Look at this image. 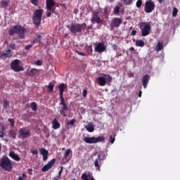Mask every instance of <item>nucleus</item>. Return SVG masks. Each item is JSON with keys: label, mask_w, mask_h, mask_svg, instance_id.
<instances>
[{"label": "nucleus", "mask_w": 180, "mask_h": 180, "mask_svg": "<svg viewBox=\"0 0 180 180\" xmlns=\"http://www.w3.org/2000/svg\"><path fill=\"white\" fill-rule=\"evenodd\" d=\"M26 32L27 30L25 27H22L21 25H15L9 30L8 34L13 36V34H18L19 39H24L25 38Z\"/></svg>", "instance_id": "nucleus-1"}, {"label": "nucleus", "mask_w": 180, "mask_h": 180, "mask_svg": "<svg viewBox=\"0 0 180 180\" xmlns=\"http://www.w3.org/2000/svg\"><path fill=\"white\" fill-rule=\"evenodd\" d=\"M67 27L70 30L72 34L82 33L85 28L87 27L86 23L84 22L82 24L77 23L72 24L70 26L68 25Z\"/></svg>", "instance_id": "nucleus-2"}, {"label": "nucleus", "mask_w": 180, "mask_h": 180, "mask_svg": "<svg viewBox=\"0 0 180 180\" xmlns=\"http://www.w3.org/2000/svg\"><path fill=\"white\" fill-rule=\"evenodd\" d=\"M43 13L44 10H42V8H38L34 11L32 15V22L34 26L39 27L41 24Z\"/></svg>", "instance_id": "nucleus-3"}, {"label": "nucleus", "mask_w": 180, "mask_h": 180, "mask_svg": "<svg viewBox=\"0 0 180 180\" xmlns=\"http://www.w3.org/2000/svg\"><path fill=\"white\" fill-rule=\"evenodd\" d=\"M0 167L5 171L11 172L13 169V165L8 157H4L0 161Z\"/></svg>", "instance_id": "nucleus-4"}, {"label": "nucleus", "mask_w": 180, "mask_h": 180, "mask_svg": "<svg viewBox=\"0 0 180 180\" xmlns=\"http://www.w3.org/2000/svg\"><path fill=\"white\" fill-rule=\"evenodd\" d=\"M83 141L89 144H93V143H101L103 141H105V138L102 136H98V137H95V136H92V137H84Z\"/></svg>", "instance_id": "nucleus-5"}, {"label": "nucleus", "mask_w": 180, "mask_h": 180, "mask_svg": "<svg viewBox=\"0 0 180 180\" xmlns=\"http://www.w3.org/2000/svg\"><path fill=\"white\" fill-rule=\"evenodd\" d=\"M60 105H62L63 107L60 109V114L62 115L64 117H68V112L69 110V107L68 103H66L65 100H60Z\"/></svg>", "instance_id": "nucleus-6"}, {"label": "nucleus", "mask_w": 180, "mask_h": 180, "mask_svg": "<svg viewBox=\"0 0 180 180\" xmlns=\"http://www.w3.org/2000/svg\"><path fill=\"white\" fill-rule=\"evenodd\" d=\"M20 60L18 59L14 60L11 63V68L12 70H13L15 72H19L21 71H24L23 67L20 65Z\"/></svg>", "instance_id": "nucleus-7"}, {"label": "nucleus", "mask_w": 180, "mask_h": 180, "mask_svg": "<svg viewBox=\"0 0 180 180\" xmlns=\"http://www.w3.org/2000/svg\"><path fill=\"white\" fill-rule=\"evenodd\" d=\"M155 8V4L153 1V0H148L146 1L144 6V11L146 13H151Z\"/></svg>", "instance_id": "nucleus-8"}, {"label": "nucleus", "mask_w": 180, "mask_h": 180, "mask_svg": "<svg viewBox=\"0 0 180 180\" xmlns=\"http://www.w3.org/2000/svg\"><path fill=\"white\" fill-rule=\"evenodd\" d=\"M91 22L94 24L97 23V24H102L103 20L99 16V13L98 11H94L92 14V18L91 19Z\"/></svg>", "instance_id": "nucleus-9"}, {"label": "nucleus", "mask_w": 180, "mask_h": 180, "mask_svg": "<svg viewBox=\"0 0 180 180\" xmlns=\"http://www.w3.org/2000/svg\"><path fill=\"white\" fill-rule=\"evenodd\" d=\"M122 24V20L119 18H115L112 20L110 22V28L113 30L114 28H118Z\"/></svg>", "instance_id": "nucleus-10"}, {"label": "nucleus", "mask_w": 180, "mask_h": 180, "mask_svg": "<svg viewBox=\"0 0 180 180\" xmlns=\"http://www.w3.org/2000/svg\"><path fill=\"white\" fill-rule=\"evenodd\" d=\"M19 138H21L22 139H25V138H28L31 136L30 131L29 129H27L25 127L20 129L19 130Z\"/></svg>", "instance_id": "nucleus-11"}, {"label": "nucleus", "mask_w": 180, "mask_h": 180, "mask_svg": "<svg viewBox=\"0 0 180 180\" xmlns=\"http://www.w3.org/2000/svg\"><path fill=\"white\" fill-rule=\"evenodd\" d=\"M56 3L54 0H46V11H51L52 13L55 12Z\"/></svg>", "instance_id": "nucleus-12"}, {"label": "nucleus", "mask_w": 180, "mask_h": 180, "mask_svg": "<svg viewBox=\"0 0 180 180\" xmlns=\"http://www.w3.org/2000/svg\"><path fill=\"white\" fill-rule=\"evenodd\" d=\"M13 56L12 51L6 47V49L2 52V53L0 54V58L5 60L8 58H11Z\"/></svg>", "instance_id": "nucleus-13"}, {"label": "nucleus", "mask_w": 180, "mask_h": 180, "mask_svg": "<svg viewBox=\"0 0 180 180\" xmlns=\"http://www.w3.org/2000/svg\"><path fill=\"white\" fill-rule=\"evenodd\" d=\"M107 47L105 46L104 43H98L94 49V51L96 52H98V53H101L103 52L106 51Z\"/></svg>", "instance_id": "nucleus-14"}, {"label": "nucleus", "mask_w": 180, "mask_h": 180, "mask_svg": "<svg viewBox=\"0 0 180 180\" xmlns=\"http://www.w3.org/2000/svg\"><path fill=\"white\" fill-rule=\"evenodd\" d=\"M55 163L56 159H52L51 161H49L48 163L41 168V172H47L54 166Z\"/></svg>", "instance_id": "nucleus-15"}, {"label": "nucleus", "mask_w": 180, "mask_h": 180, "mask_svg": "<svg viewBox=\"0 0 180 180\" xmlns=\"http://www.w3.org/2000/svg\"><path fill=\"white\" fill-rule=\"evenodd\" d=\"M67 88H68V86L65 84H60L58 86L60 100H65L64 96H63V94H64L65 90Z\"/></svg>", "instance_id": "nucleus-16"}, {"label": "nucleus", "mask_w": 180, "mask_h": 180, "mask_svg": "<svg viewBox=\"0 0 180 180\" xmlns=\"http://www.w3.org/2000/svg\"><path fill=\"white\" fill-rule=\"evenodd\" d=\"M152 28L150 25H146L143 30H141V34L143 37H146L150 34Z\"/></svg>", "instance_id": "nucleus-17"}, {"label": "nucleus", "mask_w": 180, "mask_h": 180, "mask_svg": "<svg viewBox=\"0 0 180 180\" xmlns=\"http://www.w3.org/2000/svg\"><path fill=\"white\" fill-rule=\"evenodd\" d=\"M81 178L82 180H94V179L92 173H91L90 172H84L82 174Z\"/></svg>", "instance_id": "nucleus-18"}, {"label": "nucleus", "mask_w": 180, "mask_h": 180, "mask_svg": "<svg viewBox=\"0 0 180 180\" xmlns=\"http://www.w3.org/2000/svg\"><path fill=\"white\" fill-rule=\"evenodd\" d=\"M40 154L42 155L43 161H46L49 158V151L44 148L39 149Z\"/></svg>", "instance_id": "nucleus-19"}, {"label": "nucleus", "mask_w": 180, "mask_h": 180, "mask_svg": "<svg viewBox=\"0 0 180 180\" xmlns=\"http://www.w3.org/2000/svg\"><path fill=\"white\" fill-rule=\"evenodd\" d=\"M150 80V77L148 75H146L142 78V83L144 89H146Z\"/></svg>", "instance_id": "nucleus-20"}, {"label": "nucleus", "mask_w": 180, "mask_h": 180, "mask_svg": "<svg viewBox=\"0 0 180 180\" xmlns=\"http://www.w3.org/2000/svg\"><path fill=\"white\" fill-rule=\"evenodd\" d=\"M8 155L15 161H20L21 160V158L19 157V155L18 154H16L15 153H14L13 151L9 152Z\"/></svg>", "instance_id": "nucleus-21"}, {"label": "nucleus", "mask_w": 180, "mask_h": 180, "mask_svg": "<svg viewBox=\"0 0 180 180\" xmlns=\"http://www.w3.org/2000/svg\"><path fill=\"white\" fill-rule=\"evenodd\" d=\"M96 82L98 84V85L103 86L106 84V79L103 77H99L96 79Z\"/></svg>", "instance_id": "nucleus-22"}, {"label": "nucleus", "mask_w": 180, "mask_h": 180, "mask_svg": "<svg viewBox=\"0 0 180 180\" xmlns=\"http://www.w3.org/2000/svg\"><path fill=\"white\" fill-rule=\"evenodd\" d=\"M52 127L53 129H58L60 127V124L58 122L57 119H54L52 122Z\"/></svg>", "instance_id": "nucleus-23"}, {"label": "nucleus", "mask_w": 180, "mask_h": 180, "mask_svg": "<svg viewBox=\"0 0 180 180\" xmlns=\"http://www.w3.org/2000/svg\"><path fill=\"white\" fill-rule=\"evenodd\" d=\"M101 162V155H98V158L95 160L94 161V166L96 167L97 169L101 170V165L100 163Z\"/></svg>", "instance_id": "nucleus-24"}, {"label": "nucleus", "mask_w": 180, "mask_h": 180, "mask_svg": "<svg viewBox=\"0 0 180 180\" xmlns=\"http://www.w3.org/2000/svg\"><path fill=\"white\" fill-rule=\"evenodd\" d=\"M9 4V0H1L0 1V8H5L8 7Z\"/></svg>", "instance_id": "nucleus-25"}, {"label": "nucleus", "mask_w": 180, "mask_h": 180, "mask_svg": "<svg viewBox=\"0 0 180 180\" xmlns=\"http://www.w3.org/2000/svg\"><path fill=\"white\" fill-rule=\"evenodd\" d=\"M164 45L161 42H158L156 47H155V51L156 52H160L164 49Z\"/></svg>", "instance_id": "nucleus-26"}, {"label": "nucleus", "mask_w": 180, "mask_h": 180, "mask_svg": "<svg viewBox=\"0 0 180 180\" xmlns=\"http://www.w3.org/2000/svg\"><path fill=\"white\" fill-rule=\"evenodd\" d=\"M70 153H72V150L70 148H68V150H66V151L64 153V158L67 160H70Z\"/></svg>", "instance_id": "nucleus-27"}, {"label": "nucleus", "mask_w": 180, "mask_h": 180, "mask_svg": "<svg viewBox=\"0 0 180 180\" xmlns=\"http://www.w3.org/2000/svg\"><path fill=\"white\" fill-rule=\"evenodd\" d=\"M85 129L89 131V132H94L95 131V128L94 124H89L85 127Z\"/></svg>", "instance_id": "nucleus-28"}, {"label": "nucleus", "mask_w": 180, "mask_h": 180, "mask_svg": "<svg viewBox=\"0 0 180 180\" xmlns=\"http://www.w3.org/2000/svg\"><path fill=\"white\" fill-rule=\"evenodd\" d=\"M6 127L5 126L2 125L0 128V138H4L6 133L5 132Z\"/></svg>", "instance_id": "nucleus-29"}, {"label": "nucleus", "mask_w": 180, "mask_h": 180, "mask_svg": "<svg viewBox=\"0 0 180 180\" xmlns=\"http://www.w3.org/2000/svg\"><path fill=\"white\" fill-rule=\"evenodd\" d=\"M136 46L139 47H144L145 46V42L143 40L137 39L136 41Z\"/></svg>", "instance_id": "nucleus-30"}, {"label": "nucleus", "mask_w": 180, "mask_h": 180, "mask_svg": "<svg viewBox=\"0 0 180 180\" xmlns=\"http://www.w3.org/2000/svg\"><path fill=\"white\" fill-rule=\"evenodd\" d=\"M8 135L11 138H13V139H16L17 133L15 130H10Z\"/></svg>", "instance_id": "nucleus-31"}, {"label": "nucleus", "mask_w": 180, "mask_h": 180, "mask_svg": "<svg viewBox=\"0 0 180 180\" xmlns=\"http://www.w3.org/2000/svg\"><path fill=\"white\" fill-rule=\"evenodd\" d=\"M37 74V69H31L28 73V75L30 77H34Z\"/></svg>", "instance_id": "nucleus-32"}, {"label": "nucleus", "mask_w": 180, "mask_h": 180, "mask_svg": "<svg viewBox=\"0 0 180 180\" xmlns=\"http://www.w3.org/2000/svg\"><path fill=\"white\" fill-rule=\"evenodd\" d=\"M85 51L87 53L88 56H91L93 53V48L92 46H87L85 48Z\"/></svg>", "instance_id": "nucleus-33"}, {"label": "nucleus", "mask_w": 180, "mask_h": 180, "mask_svg": "<svg viewBox=\"0 0 180 180\" xmlns=\"http://www.w3.org/2000/svg\"><path fill=\"white\" fill-rule=\"evenodd\" d=\"M31 109L33 111H37L38 106L36 102H32L30 103Z\"/></svg>", "instance_id": "nucleus-34"}, {"label": "nucleus", "mask_w": 180, "mask_h": 180, "mask_svg": "<svg viewBox=\"0 0 180 180\" xmlns=\"http://www.w3.org/2000/svg\"><path fill=\"white\" fill-rule=\"evenodd\" d=\"M120 13V6H115L113 11L114 15H118Z\"/></svg>", "instance_id": "nucleus-35"}, {"label": "nucleus", "mask_w": 180, "mask_h": 180, "mask_svg": "<svg viewBox=\"0 0 180 180\" xmlns=\"http://www.w3.org/2000/svg\"><path fill=\"white\" fill-rule=\"evenodd\" d=\"M104 13L105 15H110V7H109V6H105L104 7Z\"/></svg>", "instance_id": "nucleus-36"}, {"label": "nucleus", "mask_w": 180, "mask_h": 180, "mask_svg": "<svg viewBox=\"0 0 180 180\" xmlns=\"http://www.w3.org/2000/svg\"><path fill=\"white\" fill-rule=\"evenodd\" d=\"M16 47V45L15 43L11 42L9 44V45L7 46L8 49L14 50Z\"/></svg>", "instance_id": "nucleus-37"}, {"label": "nucleus", "mask_w": 180, "mask_h": 180, "mask_svg": "<svg viewBox=\"0 0 180 180\" xmlns=\"http://www.w3.org/2000/svg\"><path fill=\"white\" fill-rule=\"evenodd\" d=\"M142 5H143V0H137V1L136 3V6L138 8H141Z\"/></svg>", "instance_id": "nucleus-38"}, {"label": "nucleus", "mask_w": 180, "mask_h": 180, "mask_svg": "<svg viewBox=\"0 0 180 180\" xmlns=\"http://www.w3.org/2000/svg\"><path fill=\"white\" fill-rule=\"evenodd\" d=\"M53 90H54V85L49 84L47 89L48 92H53Z\"/></svg>", "instance_id": "nucleus-39"}, {"label": "nucleus", "mask_w": 180, "mask_h": 180, "mask_svg": "<svg viewBox=\"0 0 180 180\" xmlns=\"http://www.w3.org/2000/svg\"><path fill=\"white\" fill-rule=\"evenodd\" d=\"M176 15H178V8H176V7H174L173 11H172V16L176 17Z\"/></svg>", "instance_id": "nucleus-40"}, {"label": "nucleus", "mask_w": 180, "mask_h": 180, "mask_svg": "<svg viewBox=\"0 0 180 180\" xmlns=\"http://www.w3.org/2000/svg\"><path fill=\"white\" fill-rule=\"evenodd\" d=\"M106 82L108 84H111L112 81V77L110 75H107V77L105 78Z\"/></svg>", "instance_id": "nucleus-41"}, {"label": "nucleus", "mask_w": 180, "mask_h": 180, "mask_svg": "<svg viewBox=\"0 0 180 180\" xmlns=\"http://www.w3.org/2000/svg\"><path fill=\"white\" fill-rule=\"evenodd\" d=\"M76 123V120L72 119L67 122V125L74 126V124Z\"/></svg>", "instance_id": "nucleus-42"}, {"label": "nucleus", "mask_w": 180, "mask_h": 180, "mask_svg": "<svg viewBox=\"0 0 180 180\" xmlns=\"http://www.w3.org/2000/svg\"><path fill=\"white\" fill-rule=\"evenodd\" d=\"M3 106L5 109H7L9 107V102L8 101H4Z\"/></svg>", "instance_id": "nucleus-43"}, {"label": "nucleus", "mask_w": 180, "mask_h": 180, "mask_svg": "<svg viewBox=\"0 0 180 180\" xmlns=\"http://www.w3.org/2000/svg\"><path fill=\"white\" fill-rule=\"evenodd\" d=\"M24 178H27V174L25 173L22 174V176H19L17 180H24Z\"/></svg>", "instance_id": "nucleus-44"}, {"label": "nucleus", "mask_w": 180, "mask_h": 180, "mask_svg": "<svg viewBox=\"0 0 180 180\" xmlns=\"http://www.w3.org/2000/svg\"><path fill=\"white\" fill-rule=\"evenodd\" d=\"M8 122H9V123H10V124H11V126L12 127H15V121H14V120L13 119H8Z\"/></svg>", "instance_id": "nucleus-45"}, {"label": "nucleus", "mask_w": 180, "mask_h": 180, "mask_svg": "<svg viewBox=\"0 0 180 180\" xmlns=\"http://www.w3.org/2000/svg\"><path fill=\"white\" fill-rule=\"evenodd\" d=\"M115 137L111 135V136H110L109 142H110L111 144H112V143H115Z\"/></svg>", "instance_id": "nucleus-46"}, {"label": "nucleus", "mask_w": 180, "mask_h": 180, "mask_svg": "<svg viewBox=\"0 0 180 180\" xmlns=\"http://www.w3.org/2000/svg\"><path fill=\"white\" fill-rule=\"evenodd\" d=\"M124 3L126 5H131L132 4V0H124Z\"/></svg>", "instance_id": "nucleus-47"}, {"label": "nucleus", "mask_w": 180, "mask_h": 180, "mask_svg": "<svg viewBox=\"0 0 180 180\" xmlns=\"http://www.w3.org/2000/svg\"><path fill=\"white\" fill-rule=\"evenodd\" d=\"M63 171V167H61L60 171L58 172L57 176H58L60 178L62 175Z\"/></svg>", "instance_id": "nucleus-48"}, {"label": "nucleus", "mask_w": 180, "mask_h": 180, "mask_svg": "<svg viewBox=\"0 0 180 180\" xmlns=\"http://www.w3.org/2000/svg\"><path fill=\"white\" fill-rule=\"evenodd\" d=\"M87 94H88L87 90H86V89L83 90L82 96L84 98H86L87 96Z\"/></svg>", "instance_id": "nucleus-49"}, {"label": "nucleus", "mask_w": 180, "mask_h": 180, "mask_svg": "<svg viewBox=\"0 0 180 180\" xmlns=\"http://www.w3.org/2000/svg\"><path fill=\"white\" fill-rule=\"evenodd\" d=\"M31 3L34 5L35 6H37L38 5V0H31Z\"/></svg>", "instance_id": "nucleus-50"}, {"label": "nucleus", "mask_w": 180, "mask_h": 180, "mask_svg": "<svg viewBox=\"0 0 180 180\" xmlns=\"http://www.w3.org/2000/svg\"><path fill=\"white\" fill-rule=\"evenodd\" d=\"M35 65L40 66L42 65V61L41 60H37L35 61Z\"/></svg>", "instance_id": "nucleus-51"}, {"label": "nucleus", "mask_w": 180, "mask_h": 180, "mask_svg": "<svg viewBox=\"0 0 180 180\" xmlns=\"http://www.w3.org/2000/svg\"><path fill=\"white\" fill-rule=\"evenodd\" d=\"M77 53L79 56H87L86 53H84V52H79L78 51H77Z\"/></svg>", "instance_id": "nucleus-52"}, {"label": "nucleus", "mask_w": 180, "mask_h": 180, "mask_svg": "<svg viewBox=\"0 0 180 180\" xmlns=\"http://www.w3.org/2000/svg\"><path fill=\"white\" fill-rule=\"evenodd\" d=\"M32 44H30V45H27L25 47V50H30L32 47Z\"/></svg>", "instance_id": "nucleus-53"}, {"label": "nucleus", "mask_w": 180, "mask_h": 180, "mask_svg": "<svg viewBox=\"0 0 180 180\" xmlns=\"http://www.w3.org/2000/svg\"><path fill=\"white\" fill-rule=\"evenodd\" d=\"M51 13H52V11L51 10H50V11H48V13H46V17L50 18L51 16Z\"/></svg>", "instance_id": "nucleus-54"}, {"label": "nucleus", "mask_w": 180, "mask_h": 180, "mask_svg": "<svg viewBox=\"0 0 180 180\" xmlns=\"http://www.w3.org/2000/svg\"><path fill=\"white\" fill-rule=\"evenodd\" d=\"M117 48H118V46H117V44H113V45H112V49H113L114 51H117Z\"/></svg>", "instance_id": "nucleus-55"}, {"label": "nucleus", "mask_w": 180, "mask_h": 180, "mask_svg": "<svg viewBox=\"0 0 180 180\" xmlns=\"http://www.w3.org/2000/svg\"><path fill=\"white\" fill-rule=\"evenodd\" d=\"M31 152H32V154H33V155H37L38 154V150H31Z\"/></svg>", "instance_id": "nucleus-56"}, {"label": "nucleus", "mask_w": 180, "mask_h": 180, "mask_svg": "<svg viewBox=\"0 0 180 180\" xmlns=\"http://www.w3.org/2000/svg\"><path fill=\"white\" fill-rule=\"evenodd\" d=\"M137 34V32L136 30H132L131 33V36H136Z\"/></svg>", "instance_id": "nucleus-57"}, {"label": "nucleus", "mask_w": 180, "mask_h": 180, "mask_svg": "<svg viewBox=\"0 0 180 180\" xmlns=\"http://www.w3.org/2000/svg\"><path fill=\"white\" fill-rule=\"evenodd\" d=\"M32 169H27V173L29 174H30V175H32Z\"/></svg>", "instance_id": "nucleus-58"}, {"label": "nucleus", "mask_w": 180, "mask_h": 180, "mask_svg": "<svg viewBox=\"0 0 180 180\" xmlns=\"http://www.w3.org/2000/svg\"><path fill=\"white\" fill-rule=\"evenodd\" d=\"M59 179L60 177L56 176H54L52 180H59Z\"/></svg>", "instance_id": "nucleus-59"}, {"label": "nucleus", "mask_w": 180, "mask_h": 180, "mask_svg": "<svg viewBox=\"0 0 180 180\" xmlns=\"http://www.w3.org/2000/svg\"><path fill=\"white\" fill-rule=\"evenodd\" d=\"M39 41L38 39H34L32 44H37Z\"/></svg>", "instance_id": "nucleus-60"}, {"label": "nucleus", "mask_w": 180, "mask_h": 180, "mask_svg": "<svg viewBox=\"0 0 180 180\" xmlns=\"http://www.w3.org/2000/svg\"><path fill=\"white\" fill-rule=\"evenodd\" d=\"M138 96H139V98H141V96H142V91H139Z\"/></svg>", "instance_id": "nucleus-61"}, {"label": "nucleus", "mask_w": 180, "mask_h": 180, "mask_svg": "<svg viewBox=\"0 0 180 180\" xmlns=\"http://www.w3.org/2000/svg\"><path fill=\"white\" fill-rule=\"evenodd\" d=\"M129 51H135V49H134V47H131V48L129 49Z\"/></svg>", "instance_id": "nucleus-62"}, {"label": "nucleus", "mask_w": 180, "mask_h": 180, "mask_svg": "<svg viewBox=\"0 0 180 180\" xmlns=\"http://www.w3.org/2000/svg\"><path fill=\"white\" fill-rule=\"evenodd\" d=\"M146 24H147V23H146V22H143V23H141V25L139 26V27H140V28L141 29V28H142V25H146Z\"/></svg>", "instance_id": "nucleus-63"}, {"label": "nucleus", "mask_w": 180, "mask_h": 180, "mask_svg": "<svg viewBox=\"0 0 180 180\" xmlns=\"http://www.w3.org/2000/svg\"><path fill=\"white\" fill-rule=\"evenodd\" d=\"M158 2H159L160 4H162V3L164 2V0H158Z\"/></svg>", "instance_id": "nucleus-64"}]
</instances>
